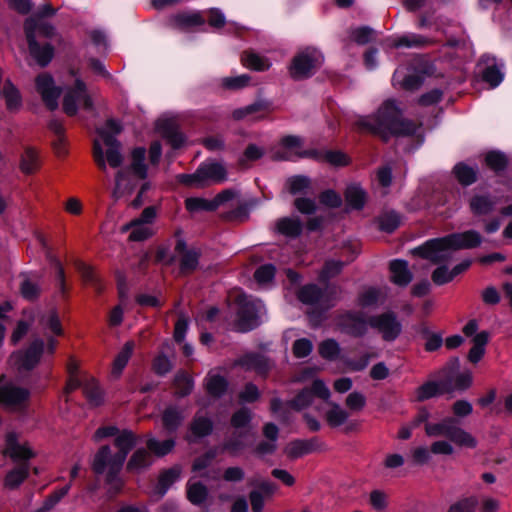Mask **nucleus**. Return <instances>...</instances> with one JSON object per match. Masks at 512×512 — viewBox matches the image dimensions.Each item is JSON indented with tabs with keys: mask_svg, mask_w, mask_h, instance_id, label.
I'll use <instances>...</instances> for the list:
<instances>
[{
	"mask_svg": "<svg viewBox=\"0 0 512 512\" xmlns=\"http://www.w3.org/2000/svg\"><path fill=\"white\" fill-rule=\"evenodd\" d=\"M354 125L359 132L377 136L385 143L392 137L414 136L420 127L413 120L403 118L394 99L385 100L374 114L359 117Z\"/></svg>",
	"mask_w": 512,
	"mask_h": 512,
	"instance_id": "f257e3e1",
	"label": "nucleus"
},
{
	"mask_svg": "<svg viewBox=\"0 0 512 512\" xmlns=\"http://www.w3.org/2000/svg\"><path fill=\"white\" fill-rule=\"evenodd\" d=\"M483 238L474 230L453 232L443 237L432 238L413 249V254L439 265L450 260L452 251L474 249L481 245Z\"/></svg>",
	"mask_w": 512,
	"mask_h": 512,
	"instance_id": "f03ea898",
	"label": "nucleus"
},
{
	"mask_svg": "<svg viewBox=\"0 0 512 512\" xmlns=\"http://www.w3.org/2000/svg\"><path fill=\"white\" fill-rule=\"evenodd\" d=\"M118 451L112 455L109 445H102L95 453L92 461V471L96 475H102L106 472V483L114 484L119 481V474L124 466L127 456L132 449L117 448Z\"/></svg>",
	"mask_w": 512,
	"mask_h": 512,
	"instance_id": "7ed1b4c3",
	"label": "nucleus"
},
{
	"mask_svg": "<svg viewBox=\"0 0 512 512\" xmlns=\"http://www.w3.org/2000/svg\"><path fill=\"white\" fill-rule=\"evenodd\" d=\"M425 432L430 437H445L460 447L475 448L476 439L459 426V421L447 416L437 423H426Z\"/></svg>",
	"mask_w": 512,
	"mask_h": 512,
	"instance_id": "20e7f679",
	"label": "nucleus"
},
{
	"mask_svg": "<svg viewBox=\"0 0 512 512\" xmlns=\"http://www.w3.org/2000/svg\"><path fill=\"white\" fill-rule=\"evenodd\" d=\"M178 180L186 186L205 187L211 183H223L227 180V170L219 162H202L192 174H179Z\"/></svg>",
	"mask_w": 512,
	"mask_h": 512,
	"instance_id": "39448f33",
	"label": "nucleus"
},
{
	"mask_svg": "<svg viewBox=\"0 0 512 512\" xmlns=\"http://www.w3.org/2000/svg\"><path fill=\"white\" fill-rule=\"evenodd\" d=\"M323 62L322 54L314 48H306L292 58L289 74L293 80L308 79L315 74Z\"/></svg>",
	"mask_w": 512,
	"mask_h": 512,
	"instance_id": "423d86ee",
	"label": "nucleus"
},
{
	"mask_svg": "<svg viewBox=\"0 0 512 512\" xmlns=\"http://www.w3.org/2000/svg\"><path fill=\"white\" fill-rule=\"evenodd\" d=\"M237 331L247 333L256 329L260 325L259 312L261 308V301L252 299L246 294L238 295L236 298Z\"/></svg>",
	"mask_w": 512,
	"mask_h": 512,
	"instance_id": "0eeeda50",
	"label": "nucleus"
},
{
	"mask_svg": "<svg viewBox=\"0 0 512 512\" xmlns=\"http://www.w3.org/2000/svg\"><path fill=\"white\" fill-rule=\"evenodd\" d=\"M337 329L344 335L360 339L367 335L370 327L369 316L361 311L345 310L335 318Z\"/></svg>",
	"mask_w": 512,
	"mask_h": 512,
	"instance_id": "6e6552de",
	"label": "nucleus"
},
{
	"mask_svg": "<svg viewBox=\"0 0 512 512\" xmlns=\"http://www.w3.org/2000/svg\"><path fill=\"white\" fill-rule=\"evenodd\" d=\"M370 328L375 329L384 342H394L402 333L403 326L397 314L388 310L369 316Z\"/></svg>",
	"mask_w": 512,
	"mask_h": 512,
	"instance_id": "1a4fd4ad",
	"label": "nucleus"
},
{
	"mask_svg": "<svg viewBox=\"0 0 512 512\" xmlns=\"http://www.w3.org/2000/svg\"><path fill=\"white\" fill-rule=\"evenodd\" d=\"M35 88L47 109L55 111L58 108V99L61 96L62 88L55 85L52 75L49 73L39 74L35 79Z\"/></svg>",
	"mask_w": 512,
	"mask_h": 512,
	"instance_id": "9d476101",
	"label": "nucleus"
},
{
	"mask_svg": "<svg viewBox=\"0 0 512 512\" xmlns=\"http://www.w3.org/2000/svg\"><path fill=\"white\" fill-rule=\"evenodd\" d=\"M29 389L16 386L12 382L0 383V405L7 408H17L30 399Z\"/></svg>",
	"mask_w": 512,
	"mask_h": 512,
	"instance_id": "9b49d317",
	"label": "nucleus"
},
{
	"mask_svg": "<svg viewBox=\"0 0 512 512\" xmlns=\"http://www.w3.org/2000/svg\"><path fill=\"white\" fill-rule=\"evenodd\" d=\"M238 363L246 370L254 371L262 378H267L275 366L272 359L259 352H249L244 354Z\"/></svg>",
	"mask_w": 512,
	"mask_h": 512,
	"instance_id": "f8f14e48",
	"label": "nucleus"
},
{
	"mask_svg": "<svg viewBox=\"0 0 512 512\" xmlns=\"http://www.w3.org/2000/svg\"><path fill=\"white\" fill-rule=\"evenodd\" d=\"M445 394L452 395L453 386H450L449 379L439 377V380H429L420 385L416 389V400L418 402H424Z\"/></svg>",
	"mask_w": 512,
	"mask_h": 512,
	"instance_id": "ddd939ff",
	"label": "nucleus"
},
{
	"mask_svg": "<svg viewBox=\"0 0 512 512\" xmlns=\"http://www.w3.org/2000/svg\"><path fill=\"white\" fill-rule=\"evenodd\" d=\"M325 449V443L319 437H312L310 439L292 440L285 452L289 458L298 459L314 452L324 451Z\"/></svg>",
	"mask_w": 512,
	"mask_h": 512,
	"instance_id": "4468645a",
	"label": "nucleus"
},
{
	"mask_svg": "<svg viewBox=\"0 0 512 512\" xmlns=\"http://www.w3.org/2000/svg\"><path fill=\"white\" fill-rule=\"evenodd\" d=\"M26 42L30 56L41 68L47 67L55 56V47L49 42L41 44L38 39H34L32 32Z\"/></svg>",
	"mask_w": 512,
	"mask_h": 512,
	"instance_id": "2eb2a0df",
	"label": "nucleus"
},
{
	"mask_svg": "<svg viewBox=\"0 0 512 512\" xmlns=\"http://www.w3.org/2000/svg\"><path fill=\"white\" fill-rule=\"evenodd\" d=\"M213 430L214 423L209 417L196 414L189 424L185 440L190 444H196L201 439L210 436Z\"/></svg>",
	"mask_w": 512,
	"mask_h": 512,
	"instance_id": "dca6fc26",
	"label": "nucleus"
},
{
	"mask_svg": "<svg viewBox=\"0 0 512 512\" xmlns=\"http://www.w3.org/2000/svg\"><path fill=\"white\" fill-rule=\"evenodd\" d=\"M344 251L349 252V255L347 256L346 261L333 260V259L325 261L323 268L319 274L320 282H323V283L328 282L331 278H334L337 275H339L342 272L344 266L347 263L354 261V259L359 254V251L357 250V248L351 244L345 245Z\"/></svg>",
	"mask_w": 512,
	"mask_h": 512,
	"instance_id": "f3484780",
	"label": "nucleus"
},
{
	"mask_svg": "<svg viewBox=\"0 0 512 512\" xmlns=\"http://www.w3.org/2000/svg\"><path fill=\"white\" fill-rule=\"evenodd\" d=\"M6 449L9 457L20 463H29V460L33 459L36 454L27 445H21L18 441V436L15 432H8L5 437Z\"/></svg>",
	"mask_w": 512,
	"mask_h": 512,
	"instance_id": "a211bd4d",
	"label": "nucleus"
},
{
	"mask_svg": "<svg viewBox=\"0 0 512 512\" xmlns=\"http://www.w3.org/2000/svg\"><path fill=\"white\" fill-rule=\"evenodd\" d=\"M23 31L26 40H28V35L31 32L34 39H38V37L52 39L56 35V28L54 25L44 20L34 18H26L24 20Z\"/></svg>",
	"mask_w": 512,
	"mask_h": 512,
	"instance_id": "6ab92c4d",
	"label": "nucleus"
},
{
	"mask_svg": "<svg viewBox=\"0 0 512 512\" xmlns=\"http://www.w3.org/2000/svg\"><path fill=\"white\" fill-rule=\"evenodd\" d=\"M273 109L271 100L265 98H258L253 103L237 108L232 112L235 120H242L249 115L259 114L257 119L263 118L266 114L270 113Z\"/></svg>",
	"mask_w": 512,
	"mask_h": 512,
	"instance_id": "aec40b11",
	"label": "nucleus"
},
{
	"mask_svg": "<svg viewBox=\"0 0 512 512\" xmlns=\"http://www.w3.org/2000/svg\"><path fill=\"white\" fill-rule=\"evenodd\" d=\"M44 349L45 343L41 338L33 340L22 356L20 362L21 368L26 371L33 370L39 364Z\"/></svg>",
	"mask_w": 512,
	"mask_h": 512,
	"instance_id": "412c9836",
	"label": "nucleus"
},
{
	"mask_svg": "<svg viewBox=\"0 0 512 512\" xmlns=\"http://www.w3.org/2000/svg\"><path fill=\"white\" fill-rule=\"evenodd\" d=\"M414 330L425 341L424 350L426 352H435L442 347L444 342L442 332H433L425 322L415 325Z\"/></svg>",
	"mask_w": 512,
	"mask_h": 512,
	"instance_id": "4be33fe9",
	"label": "nucleus"
},
{
	"mask_svg": "<svg viewBox=\"0 0 512 512\" xmlns=\"http://www.w3.org/2000/svg\"><path fill=\"white\" fill-rule=\"evenodd\" d=\"M391 272L390 281L399 287H406L413 279V274L409 270L408 261L404 259H394L389 263Z\"/></svg>",
	"mask_w": 512,
	"mask_h": 512,
	"instance_id": "5701e85b",
	"label": "nucleus"
},
{
	"mask_svg": "<svg viewBox=\"0 0 512 512\" xmlns=\"http://www.w3.org/2000/svg\"><path fill=\"white\" fill-rule=\"evenodd\" d=\"M209 496L210 494L208 487L201 481H188L186 483L187 500L194 506L200 508L205 507L203 512H209L208 508L206 507V502L209 499Z\"/></svg>",
	"mask_w": 512,
	"mask_h": 512,
	"instance_id": "b1692460",
	"label": "nucleus"
},
{
	"mask_svg": "<svg viewBox=\"0 0 512 512\" xmlns=\"http://www.w3.org/2000/svg\"><path fill=\"white\" fill-rule=\"evenodd\" d=\"M494 62L495 57L489 54H484L480 58V64L487 65L481 72L482 80L488 83L491 88L498 87L504 79V74Z\"/></svg>",
	"mask_w": 512,
	"mask_h": 512,
	"instance_id": "393cba45",
	"label": "nucleus"
},
{
	"mask_svg": "<svg viewBox=\"0 0 512 512\" xmlns=\"http://www.w3.org/2000/svg\"><path fill=\"white\" fill-rule=\"evenodd\" d=\"M468 204L470 212L476 217H481L490 215L494 211L496 201L489 193L474 194L470 197Z\"/></svg>",
	"mask_w": 512,
	"mask_h": 512,
	"instance_id": "a878e982",
	"label": "nucleus"
},
{
	"mask_svg": "<svg viewBox=\"0 0 512 512\" xmlns=\"http://www.w3.org/2000/svg\"><path fill=\"white\" fill-rule=\"evenodd\" d=\"M205 23L204 17L200 12H180L173 14L168 19V25L171 28L186 30L192 27L201 26Z\"/></svg>",
	"mask_w": 512,
	"mask_h": 512,
	"instance_id": "bb28decb",
	"label": "nucleus"
},
{
	"mask_svg": "<svg viewBox=\"0 0 512 512\" xmlns=\"http://www.w3.org/2000/svg\"><path fill=\"white\" fill-rule=\"evenodd\" d=\"M346 205L351 210H362L367 202V192L358 183H351L344 190Z\"/></svg>",
	"mask_w": 512,
	"mask_h": 512,
	"instance_id": "cd10ccee",
	"label": "nucleus"
},
{
	"mask_svg": "<svg viewBox=\"0 0 512 512\" xmlns=\"http://www.w3.org/2000/svg\"><path fill=\"white\" fill-rule=\"evenodd\" d=\"M29 476L30 464L19 463L6 473L3 486L8 490H16L29 478Z\"/></svg>",
	"mask_w": 512,
	"mask_h": 512,
	"instance_id": "c85d7f7f",
	"label": "nucleus"
},
{
	"mask_svg": "<svg viewBox=\"0 0 512 512\" xmlns=\"http://www.w3.org/2000/svg\"><path fill=\"white\" fill-rule=\"evenodd\" d=\"M1 96L4 98L6 109L10 113H16L22 108L23 98L20 90L10 79L5 80Z\"/></svg>",
	"mask_w": 512,
	"mask_h": 512,
	"instance_id": "c756f323",
	"label": "nucleus"
},
{
	"mask_svg": "<svg viewBox=\"0 0 512 512\" xmlns=\"http://www.w3.org/2000/svg\"><path fill=\"white\" fill-rule=\"evenodd\" d=\"M452 174L462 187H469L478 181L479 171L476 166L472 167L460 161L452 168Z\"/></svg>",
	"mask_w": 512,
	"mask_h": 512,
	"instance_id": "7c9ffc66",
	"label": "nucleus"
},
{
	"mask_svg": "<svg viewBox=\"0 0 512 512\" xmlns=\"http://www.w3.org/2000/svg\"><path fill=\"white\" fill-rule=\"evenodd\" d=\"M153 464L152 456L146 448L136 449L130 456L127 464L126 471L129 473H139L142 470L148 469Z\"/></svg>",
	"mask_w": 512,
	"mask_h": 512,
	"instance_id": "2f4dec72",
	"label": "nucleus"
},
{
	"mask_svg": "<svg viewBox=\"0 0 512 512\" xmlns=\"http://www.w3.org/2000/svg\"><path fill=\"white\" fill-rule=\"evenodd\" d=\"M75 268L77 272L80 274L82 281L91 286L97 295H101L104 291V285L100 277L96 274L93 267L86 264L83 261H76Z\"/></svg>",
	"mask_w": 512,
	"mask_h": 512,
	"instance_id": "473e14b6",
	"label": "nucleus"
},
{
	"mask_svg": "<svg viewBox=\"0 0 512 512\" xmlns=\"http://www.w3.org/2000/svg\"><path fill=\"white\" fill-rule=\"evenodd\" d=\"M162 137L174 150L182 148L186 141V135L173 123L166 121L161 126Z\"/></svg>",
	"mask_w": 512,
	"mask_h": 512,
	"instance_id": "72a5a7b5",
	"label": "nucleus"
},
{
	"mask_svg": "<svg viewBox=\"0 0 512 512\" xmlns=\"http://www.w3.org/2000/svg\"><path fill=\"white\" fill-rule=\"evenodd\" d=\"M184 416L175 406H168L162 413L161 421L167 434H174L182 425Z\"/></svg>",
	"mask_w": 512,
	"mask_h": 512,
	"instance_id": "f704fd0d",
	"label": "nucleus"
},
{
	"mask_svg": "<svg viewBox=\"0 0 512 512\" xmlns=\"http://www.w3.org/2000/svg\"><path fill=\"white\" fill-rule=\"evenodd\" d=\"M276 230L283 236L297 238L302 234L303 223L297 217H282L276 222Z\"/></svg>",
	"mask_w": 512,
	"mask_h": 512,
	"instance_id": "c9c22d12",
	"label": "nucleus"
},
{
	"mask_svg": "<svg viewBox=\"0 0 512 512\" xmlns=\"http://www.w3.org/2000/svg\"><path fill=\"white\" fill-rule=\"evenodd\" d=\"M484 164L496 175H500L508 168L509 159L500 150H490L485 154Z\"/></svg>",
	"mask_w": 512,
	"mask_h": 512,
	"instance_id": "e433bc0d",
	"label": "nucleus"
},
{
	"mask_svg": "<svg viewBox=\"0 0 512 512\" xmlns=\"http://www.w3.org/2000/svg\"><path fill=\"white\" fill-rule=\"evenodd\" d=\"M201 251L196 248H190L189 251L182 254L179 260V271L181 275H190L199 267Z\"/></svg>",
	"mask_w": 512,
	"mask_h": 512,
	"instance_id": "4c0bfd02",
	"label": "nucleus"
},
{
	"mask_svg": "<svg viewBox=\"0 0 512 512\" xmlns=\"http://www.w3.org/2000/svg\"><path fill=\"white\" fill-rule=\"evenodd\" d=\"M296 296L305 305H315L323 298L324 291L317 284L309 283L302 286Z\"/></svg>",
	"mask_w": 512,
	"mask_h": 512,
	"instance_id": "58836bf2",
	"label": "nucleus"
},
{
	"mask_svg": "<svg viewBox=\"0 0 512 512\" xmlns=\"http://www.w3.org/2000/svg\"><path fill=\"white\" fill-rule=\"evenodd\" d=\"M132 162L130 170L139 179L144 180L148 176V167L145 164L146 149L144 147H136L131 152Z\"/></svg>",
	"mask_w": 512,
	"mask_h": 512,
	"instance_id": "ea45409f",
	"label": "nucleus"
},
{
	"mask_svg": "<svg viewBox=\"0 0 512 512\" xmlns=\"http://www.w3.org/2000/svg\"><path fill=\"white\" fill-rule=\"evenodd\" d=\"M180 474L181 469L177 466L163 470L158 477L156 486L158 494L161 496L165 495L169 488L179 479Z\"/></svg>",
	"mask_w": 512,
	"mask_h": 512,
	"instance_id": "a19ab883",
	"label": "nucleus"
},
{
	"mask_svg": "<svg viewBox=\"0 0 512 512\" xmlns=\"http://www.w3.org/2000/svg\"><path fill=\"white\" fill-rule=\"evenodd\" d=\"M228 386L227 379L219 374L208 377L205 383L207 393L215 399L223 397L228 390Z\"/></svg>",
	"mask_w": 512,
	"mask_h": 512,
	"instance_id": "79ce46f5",
	"label": "nucleus"
},
{
	"mask_svg": "<svg viewBox=\"0 0 512 512\" xmlns=\"http://www.w3.org/2000/svg\"><path fill=\"white\" fill-rule=\"evenodd\" d=\"M135 348V342L132 340L127 341L121 350L116 355L113 361L112 372L114 375L119 376L122 374L124 368L127 366Z\"/></svg>",
	"mask_w": 512,
	"mask_h": 512,
	"instance_id": "37998d69",
	"label": "nucleus"
},
{
	"mask_svg": "<svg viewBox=\"0 0 512 512\" xmlns=\"http://www.w3.org/2000/svg\"><path fill=\"white\" fill-rule=\"evenodd\" d=\"M311 186L310 177L302 174L290 176L285 182V187L291 195L306 194Z\"/></svg>",
	"mask_w": 512,
	"mask_h": 512,
	"instance_id": "c03bdc74",
	"label": "nucleus"
},
{
	"mask_svg": "<svg viewBox=\"0 0 512 512\" xmlns=\"http://www.w3.org/2000/svg\"><path fill=\"white\" fill-rule=\"evenodd\" d=\"M173 386L176 396L183 398L192 392L194 380L186 371L180 370L174 376Z\"/></svg>",
	"mask_w": 512,
	"mask_h": 512,
	"instance_id": "a18cd8bd",
	"label": "nucleus"
},
{
	"mask_svg": "<svg viewBox=\"0 0 512 512\" xmlns=\"http://www.w3.org/2000/svg\"><path fill=\"white\" fill-rule=\"evenodd\" d=\"M176 442L173 438L159 441L154 437H150L146 441V447L150 454L156 457H164L168 455L175 447Z\"/></svg>",
	"mask_w": 512,
	"mask_h": 512,
	"instance_id": "49530a36",
	"label": "nucleus"
},
{
	"mask_svg": "<svg viewBox=\"0 0 512 512\" xmlns=\"http://www.w3.org/2000/svg\"><path fill=\"white\" fill-rule=\"evenodd\" d=\"M241 61L245 67L259 72L268 70L271 65L266 57H263L253 51H245L242 54Z\"/></svg>",
	"mask_w": 512,
	"mask_h": 512,
	"instance_id": "de8ad7c7",
	"label": "nucleus"
},
{
	"mask_svg": "<svg viewBox=\"0 0 512 512\" xmlns=\"http://www.w3.org/2000/svg\"><path fill=\"white\" fill-rule=\"evenodd\" d=\"M380 299V289L374 286H370L358 294L357 305L362 309L377 307L380 303Z\"/></svg>",
	"mask_w": 512,
	"mask_h": 512,
	"instance_id": "09e8293b",
	"label": "nucleus"
},
{
	"mask_svg": "<svg viewBox=\"0 0 512 512\" xmlns=\"http://www.w3.org/2000/svg\"><path fill=\"white\" fill-rule=\"evenodd\" d=\"M401 224V215L395 210L382 213L378 217L379 230L388 234L393 233Z\"/></svg>",
	"mask_w": 512,
	"mask_h": 512,
	"instance_id": "8fccbe9b",
	"label": "nucleus"
},
{
	"mask_svg": "<svg viewBox=\"0 0 512 512\" xmlns=\"http://www.w3.org/2000/svg\"><path fill=\"white\" fill-rule=\"evenodd\" d=\"M40 167V161L37 151L28 147L25 149L20 160V169L24 174L30 175L35 173Z\"/></svg>",
	"mask_w": 512,
	"mask_h": 512,
	"instance_id": "3c124183",
	"label": "nucleus"
},
{
	"mask_svg": "<svg viewBox=\"0 0 512 512\" xmlns=\"http://www.w3.org/2000/svg\"><path fill=\"white\" fill-rule=\"evenodd\" d=\"M185 208L190 213L200 211L214 212L217 210V203L213 199L208 200L202 197H189L185 200Z\"/></svg>",
	"mask_w": 512,
	"mask_h": 512,
	"instance_id": "603ef678",
	"label": "nucleus"
},
{
	"mask_svg": "<svg viewBox=\"0 0 512 512\" xmlns=\"http://www.w3.org/2000/svg\"><path fill=\"white\" fill-rule=\"evenodd\" d=\"M83 394L91 406L99 407L104 402V394L99 385L94 381L83 385Z\"/></svg>",
	"mask_w": 512,
	"mask_h": 512,
	"instance_id": "864d4df0",
	"label": "nucleus"
},
{
	"mask_svg": "<svg viewBox=\"0 0 512 512\" xmlns=\"http://www.w3.org/2000/svg\"><path fill=\"white\" fill-rule=\"evenodd\" d=\"M269 409L281 423L288 424L291 421L292 409L279 397H273L270 399Z\"/></svg>",
	"mask_w": 512,
	"mask_h": 512,
	"instance_id": "5fc2aeb1",
	"label": "nucleus"
},
{
	"mask_svg": "<svg viewBox=\"0 0 512 512\" xmlns=\"http://www.w3.org/2000/svg\"><path fill=\"white\" fill-rule=\"evenodd\" d=\"M19 291L23 299L29 302H34L38 300L42 290L37 282L32 281L27 276H24L20 283Z\"/></svg>",
	"mask_w": 512,
	"mask_h": 512,
	"instance_id": "6e6d98bb",
	"label": "nucleus"
},
{
	"mask_svg": "<svg viewBox=\"0 0 512 512\" xmlns=\"http://www.w3.org/2000/svg\"><path fill=\"white\" fill-rule=\"evenodd\" d=\"M313 402L311 392L308 387L301 389L294 398L286 401V405L292 410L300 412L305 408H308Z\"/></svg>",
	"mask_w": 512,
	"mask_h": 512,
	"instance_id": "4d7b16f0",
	"label": "nucleus"
},
{
	"mask_svg": "<svg viewBox=\"0 0 512 512\" xmlns=\"http://www.w3.org/2000/svg\"><path fill=\"white\" fill-rule=\"evenodd\" d=\"M429 42L430 41L428 38H426L422 35H419V34L411 33L408 35H403L401 37H398L394 42V46L396 48H400V47L422 48V47H425L426 45H428Z\"/></svg>",
	"mask_w": 512,
	"mask_h": 512,
	"instance_id": "13d9d810",
	"label": "nucleus"
},
{
	"mask_svg": "<svg viewBox=\"0 0 512 512\" xmlns=\"http://www.w3.org/2000/svg\"><path fill=\"white\" fill-rule=\"evenodd\" d=\"M340 351L341 349L339 343L333 338L323 340L318 346V352L320 356L323 359L329 361L337 359Z\"/></svg>",
	"mask_w": 512,
	"mask_h": 512,
	"instance_id": "bf43d9fd",
	"label": "nucleus"
},
{
	"mask_svg": "<svg viewBox=\"0 0 512 512\" xmlns=\"http://www.w3.org/2000/svg\"><path fill=\"white\" fill-rule=\"evenodd\" d=\"M243 437L244 434L242 432L234 434L232 437L226 439L223 442L221 450L223 452L229 453L231 456H237L246 448V444L242 439Z\"/></svg>",
	"mask_w": 512,
	"mask_h": 512,
	"instance_id": "052dcab7",
	"label": "nucleus"
},
{
	"mask_svg": "<svg viewBox=\"0 0 512 512\" xmlns=\"http://www.w3.org/2000/svg\"><path fill=\"white\" fill-rule=\"evenodd\" d=\"M152 371L159 377H164L173 369V364L164 352H159L152 360Z\"/></svg>",
	"mask_w": 512,
	"mask_h": 512,
	"instance_id": "680f3d73",
	"label": "nucleus"
},
{
	"mask_svg": "<svg viewBox=\"0 0 512 512\" xmlns=\"http://www.w3.org/2000/svg\"><path fill=\"white\" fill-rule=\"evenodd\" d=\"M250 208L247 203L238 205L236 208L223 212L221 218L227 222H244L249 218Z\"/></svg>",
	"mask_w": 512,
	"mask_h": 512,
	"instance_id": "e2e57ef3",
	"label": "nucleus"
},
{
	"mask_svg": "<svg viewBox=\"0 0 512 512\" xmlns=\"http://www.w3.org/2000/svg\"><path fill=\"white\" fill-rule=\"evenodd\" d=\"M138 443V436L129 429H123L114 439L116 448L134 449Z\"/></svg>",
	"mask_w": 512,
	"mask_h": 512,
	"instance_id": "0e129e2a",
	"label": "nucleus"
},
{
	"mask_svg": "<svg viewBox=\"0 0 512 512\" xmlns=\"http://www.w3.org/2000/svg\"><path fill=\"white\" fill-rule=\"evenodd\" d=\"M350 157L341 150H325L323 162L334 167H345L350 164Z\"/></svg>",
	"mask_w": 512,
	"mask_h": 512,
	"instance_id": "69168bd1",
	"label": "nucleus"
},
{
	"mask_svg": "<svg viewBox=\"0 0 512 512\" xmlns=\"http://www.w3.org/2000/svg\"><path fill=\"white\" fill-rule=\"evenodd\" d=\"M348 413L337 403L332 404V408L326 412V421L331 427H339L348 419Z\"/></svg>",
	"mask_w": 512,
	"mask_h": 512,
	"instance_id": "338daca9",
	"label": "nucleus"
},
{
	"mask_svg": "<svg viewBox=\"0 0 512 512\" xmlns=\"http://www.w3.org/2000/svg\"><path fill=\"white\" fill-rule=\"evenodd\" d=\"M478 504L479 501L476 496L463 497L453 503L448 512H475Z\"/></svg>",
	"mask_w": 512,
	"mask_h": 512,
	"instance_id": "774afa93",
	"label": "nucleus"
}]
</instances>
